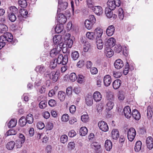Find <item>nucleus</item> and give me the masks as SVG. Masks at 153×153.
<instances>
[{
  "mask_svg": "<svg viewBox=\"0 0 153 153\" xmlns=\"http://www.w3.org/2000/svg\"><path fill=\"white\" fill-rule=\"evenodd\" d=\"M115 39L111 37L107 40L105 43V45L106 46H109L110 48L112 47L115 45Z\"/></svg>",
  "mask_w": 153,
  "mask_h": 153,
  "instance_id": "nucleus-19",
  "label": "nucleus"
},
{
  "mask_svg": "<svg viewBox=\"0 0 153 153\" xmlns=\"http://www.w3.org/2000/svg\"><path fill=\"white\" fill-rule=\"evenodd\" d=\"M56 20L59 23L62 25L64 24L67 21V19L65 16L63 14L57 13Z\"/></svg>",
  "mask_w": 153,
  "mask_h": 153,
  "instance_id": "nucleus-8",
  "label": "nucleus"
},
{
  "mask_svg": "<svg viewBox=\"0 0 153 153\" xmlns=\"http://www.w3.org/2000/svg\"><path fill=\"white\" fill-rule=\"evenodd\" d=\"M64 45L63 44L61 45L60 46L61 50L62 49L63 52L64 53H65V55H67L68 56L70 53V50L67 47L64 46Z\"/></svg>",
  "mask_w": 153,
  "mask_h": 153,
  "instance_id": "nucleus-37",
  "label": "nucleus"
},
{
  "mask_svg": "<svg viewBox=\"0 0 153 153\" xmlns=\"http://www.w3.org/2000/svg\"><path fill=\"white\" fill-rule=\"evenodd\" d=\"M55 31L57 33L62 32L63 30V26L61 25H57L55 28Z\"/></svg>",
  "mask_w": 153,
  "mask_h": 153,
  "instance_id": "nucleus-45",
  "label": "nucleus"
},
{
  "mask_svg": "<svg viewBox=\"0 0 153 153\" xmlns=\"http://www.w3.org/2000/svg\"><path fill=\"white\" fill-rule=\"evenodd\" d=\"M104 53L106 56L108 57H111L114 53L113 50L110 47H108L105 48Z\"/></svg>",
  "mask_w": 153,
  "mask_h": 153,
  "instance_id": "nucleus-16",
  "label": "nucleus"
},
{
  "mask_svg": "<svg viewBox=\"0 0 153 153\" xmlns=\"http://www.w3.org/2000/svg\"><path fill=\"white\" fill-rule=\"evenodd\" d=\"M68 147L69 150H72L75 147V143L74 142H69L68 145Z\"/></svg>",
  "mask_w": 153,
  "mask_h": 153,
  "instance_id": "nucleus-63",
  "label": "nucleus"
},
{
  "mask_svg": "<svg viewBox=\"0 0 153 153\" xmlns=\"http://www.w3.org/2000/svg\"><path fill=\"white\" fill-rule=\"evenodd\" d=\"M48 75H49V79L53 82H56L58 79L59 74V73L55 71L51 72Z\"/></svg>",
  "mask_w": 153,
  "mask_h": 153,
  "instance_id": "nucleus-7",
  "label": "nucleus"
},
{
  "mask_svg": "<svg viewBox=\"0 0 153 153\" xmlns=\"http://www.w3.org/2000/svg\"><path fill=\"white\" fill-rule=\"evenodd\" d=\"M68 56L67 55H65L63 56L62 54L59 55L56 59V62L58 64H62L63 65H66L68 61Z\"/></svg>",
  "mask_w": 153,
  "mask_h": 153,
  "instance_id": "nucleus-3",
  "label": "nucleus"
},
{
  "mask_svg": "<svg viewBox=\"0 0 153 153\" xmlns=\"http://www.w3.org/2000/svg\"><path fill=\"white\" fill-rule=\"evenodd\" d=\"M65 96L66 94L65 92L62 91L59 92L58 94V97L60 101H63L65 99Z\"/></svg>",
  "mask_w": 153,
  "mask_h": 153,
  "instance_id": "nucleus-26",
  "label": "nucleus"
},
{
  "mask_svg": "<svg viewBox=\"0 0 153 153\" xmlns=\"http://www.w3.org/2000/svg\"><path fill=\"white\" fill-rule=\"evenodd\" d=\"M17 123V120L15 119H12L8 123V126L9 128L14 127L16 126Z\"/></svg>",
  "mask_w": 153,
  "mask_h": 153,
  "instance_id": "nucleus-36",
  "label": "nucleus"
},
{
  "mask_svg": "<svg viewBox=\"0 0 153 153\" xmlns=\"http://www.w3.org/2000/svg\"><path fill=\"white\" fill-rule=\"evenodd\" d=\"M113 10L111 9L108 8V7H106L105 9V13L106 16L109 18H111L113 15V13L112 10Z\"/></svg>",
  "mask_w": 153,
  "mask_h": 153,
  "instance_id": "nucleus-27",
  "label": "nucleus"
},
{
  "mask_svg": "<svg viewBox=\"0 0 153 153\" xmlns=\"http://www.w3.org/2000/svg\"><path fill=\"white\" fill-rule=\"evenodd\" d=\"M8 30L7 26L3 24H0V33H6Z\"/></svg>",
  "mask_w": 153,
  "mask_h": 153,
  "instance_id": "nucleus-32",
  "label": "nucleus"
},
{
  "mask_svg": "<svg viewBox=\"0 0 153 153\" xmlns=\"http://www.w3.org/2000/svg\"><path fill=\"white\" fill-rule=\"evenodd\" d=\"M15 14L13 13H10L8 14V16L9 19L11 22H14L16 20V17Z\"/></svg>",
  "mask_w": 153,
  "mask_h": 153,
  "instance_id": "nucleus-39",
  "label": "nucleus"
},
{
  "mask_svg": "<svg viewBox=\"0 0 153 153\" xmlns=\"http://www.w3.org/2000/svg\"><path fill=\"white\" fill-rule=\"evenodd\" d=\"M119 136V134L118 130L117 129L113 130L111 133V137L114 140H116Z\"/></svg>",
  "mask_w": 153,
  "mask_h": 153,
  "instance_id": "nucleus-28",
  "label": "nucleus"
},
{
  "mask_svg": "<svg viewBox=\"0 0 153 153\" xmlns=\"http://www.w3.org/2000/svg\"><path fill=\"white\" fill-rule=\"evenodd\" d=\"M19 13L24 18H26L28 17V12L25 9H21L19 11Z\"/></svg>",
  "mask_w": 153,
  "mask_h": 153,
  "instance_id": "nucleus-42",
  "label": "nucleus"
},
{
  "mask_svg": "<svg viewBox=\"0 0 153 153\" xmlns=\"http://www.w3.org/2000/svg\"><path fill=\"white\" fill-rule=\"evenodd\" d=\"M68 138V136L64 134L62 135L60 138L61 142L63 143H65L67 142Z\"/></svg>",
  "mask_w": 153,
  "mask_h": 153,
  "instance_id": "nucleus-50",
  "label": "nucleus"
},
{
  "mask_svg": "<svg viewBox=\"0 0 153 153\" xmlns=\"http://www.w3.org/2000/svg\"><path fill=\"white\" fill-rule=\"evenodd\" d=\"M20 125L21 126L23 127L25 126L27 123L25 118L24 116H22L19 120Z\"/></svg>",
  "mask_w": 153,
  "mask_h": 153,
  "instance_id": "nucleus-41",
  "label": "nucleus"
},
{
  "mask_svg": "<svg viewBox=\"0 0 153 153\" xmlns=\"http://www.w3.org/2000/svg\"><path fill=\"white\" fill-rule=\"evenodd\" d=\"M62 36L60 35H56L53 38V41L54 44L57 45V48L60 47L61 45L63 44L62 41Z\"/></svg>",
  "mask_w": 153,
  "mask_h": 153,
  "instance_id": "nucleus-6",
  "label": "nucleus"
},
{
  "mask_svg": "<svg viewBox=\"0 0 153 153\" xmlns=\"http://www.w3.org/2000/svg\"><path fill=\"white\" fill-rule=\"evenodd\" d=\"M0 40L1 41H4L7 43V42H11V44L15 45L16 42V40H13V36L12 34L9 32H6L0 36Z\"/></svg>",
  "mask_w": 153,
  "mask_h": 153,
  "instance_id": "nucleus-1",
  "label": "nucleus"
},
{
  "mask_svg": "<svg viewBox=\"0 0 153 153\" xmlns=\"http://www.w3.org/2000/svg\"><path fill=\"white\" fill-rule=\"evenodd\" d=\"M15 145V143L13 141H11L7 143L6 147L8 149L11 150L14 148Z\"/></svg>",
  "mask_w": 153,
  "mask_h": 153,
  "instance_id": "nucleus-38",
  "label": "nucleus"
},
{
  "mask_svg": "<svg viewBox=\"0 0 153 153\" xmlns=\"http://www.w3.org/2000/svg\"><path fill=\"white\" fill-rule=\"evenodd\" d=\"M91 146L93 149L95 150H97L100 148V146L99 145L98 143L96 142H94L92 143L91 145Z\"/></svg>",
  "mask_w": 153,
  "mask_h": 153,
  "instance_id": "nucleus-52",
  "label": "nucleus"
},
{
  "mask_svg": "<svg viewBox=\"0 0 153 153\" xmlns=\"http://www.w3.org/2000/svg\"><path fill=\"white\" fill-rule=\"evenodd\" d=\"M77 77L75 73H71L70 75L69 79L72 82H74L77 79Z\"/></svg>",
  "mask_w": 153,
  "mask_h": 153,
  "instance_id": "nucleus-55",
  "label": "nucleus"
},
{
  "mask_svg": "<svg viewBox=\"0 0 153 153\" xmlns=\"http://www.w3.org/2000/svg\"><path fill=\"white\" fill-rule=\"evenodd\" d=\"M114 95L111 92L108 93L106 96L107 102H114Z\"/></svg>",
  "mask_w": 153,
  "mask_h": 153,
  "instance_id": "nucleus-34",
  "label": "nucleus"
},
{
  "mask_svg": "<svg viewBox=\"0 0 153 153\" xmlns=\"http://www.w3.org/2000/svg\"><path fill=\"white\" fill-rule=\"evenodd\" d=\"M123 112L125 116L127 119L130 118L131 117L132 114L129 106H126L124 109Z\"/></svg>",
  "mask_w": 153,
  "mask_h": 153,
  "instance_id": "nucleus-11",
  "label": "nucleus"
},
{
  "mask_svg": "<svg viewBox=\"0 0 153 153\" xmlns=\"http://www.w3.org/2000/svg\"><path fill=\"white\" fill-rule=\"evenodd\" d=\"M35 70L37 72L42 74L45 72L44 75H46V76H47V75H49L50 73V71H47L46 68L43 65L37 66Z\"/></svg>",
  "mask_w": 153,
  "mask_h": 153,
  "instance_id": "nucleus-5",
  "label": "nucleus"
},
{
  "mask_svg": "<svg viewBox=\"0 0 153 153\" xmlns=\"http://www.w3.org/2000/svg\"><path fill=\"white\" fill-rule=\"evenodd\" d=\"M72 93V88L69 87L66 89V94L69 96L71 95Z\"/></svg>",
  "mask_w": 153,
  "mask_h": 153,
  "instance_id": "nucleus-62",
  "label": "nucleus"
},
{
  "mask_svg": "<svg viewBox=\"0 0 153 153\" xmlns=\"http://www.w3.org/2000/svg\"><path fill=\"white\" fill-rule=\"evenodd\" d=\"M85 103L89 106H91L93 104V97L92 95H88L85 97Z\"/></svg>",
  "mask_w": 153,
  "mask_h": 153,
  "instance_id": "nucleus-18",
  "label": "nucleus"
},
{
  "mask_svg": "<svg viewBox=\"0 0 153 153\" xmlns=\"http://www.w3.org/2000/svg\"><path fill=\"white\" fill-rule=\"evenodd\" d=\"M16 133V132L14 129H11L8 131L6 133L5 135L7 137L9 135H15Z\"/></svg>",
  "mask_w": 153,
  "mask_h": 153,
  "instance_id": "nucleus-58",
  "label": "nucleus"
},
{
  "mask_svg": "<svg viewBox=\"0 0 153 153\" xmlns=\"http://www.w3.org/2000/svg\"><path fill=\"white\" fill-rule=\"evenodd\" d=\"M10 13H13L14 14H16L18 13V10L17 8L14 6H12L10 7Z\"/></svg>",
  "mask_w": 153,
  "mask_h": 153,
  "instance_id": "nucleus-57",
  "label": "nucleus"
},
{
  "mask_svg": "<svg viewBox=\"0 0 153 153\" xmlns=\"http://www.w3.org/2000/svg\"><path fill=\"white\" fill-rule=\"evenodd\" d=\"M114 106V103L112 102H107L106 105V108L108 111L111 110Z\"/></svg>",
  "mask_w": 153,
  "mask_h": 153,
  "instance_id": "nucleus-43",
  "label": "nucleus"
},
{
  "mask_svg": "<svg viewBox=\"0 0 153 153\" xmlns=\"http://www.w3.org/2000/svg\"><path fill=\"white\" fill-rule=\"evenodd\" d=\"M71 56L73 59L75 60L79 57V54L77 51H75L72 53Z\"/></svg>",
  "mask_w": 153,
  "mask_h": 153,
  "instance_id": "nucleus-48",
  "label": "nucleus"
},
{
  "mask_svg": "<svg viewBox=\"0 0 153 153\" xmlns=\"http://www.w3.org/2000/svg\"><path fill=\"white\" fill-rule=\"evenodd\" d=\"M26 122L29 124H32L33 121V117L32 114H28L25 118Z\"/></svg>",
  "mask_w": 153,
  "mask_h": 153,
  "instance_id": "nucleus-29",
  "label": "nucleus"
},
{
  "mask_svg": "<svg viewBox=\"0 0 153 153\" xmlns=\"http://www.w3.org/2000/svg\"><path fill=\"white\" fill-rule=\"evenodd\" d=\"M121 84V81L119 79L114 80L112 83L113 88L115 89H118L120 86Z\"/></svg>",
  "mask_w": 153,
  "mask_h": 153,
  "instance_id": "nucleus-23",
  "label": "nucleus"
},
{
  "mask_svg": "<svg viewBox=\"0 0 153 153\" xmlns=\"http://www.w3.org/2000/svg\"><path fill=\"white\" fill-rule=\"evenodd\" d=\"M118 98L119 100H123L125 98L124 92L121 91H119L117 95Z\"/></svg>",
  "mask_w": 153,
  "mask_h": 153,
  "instance_id": "nucleus-47",
  "label": "nucleus"
},
{
  "mask_svg": "<svg viewBox=\"0 0 153 153\" xmlns=\"http://www.w3.org/2000/svg\"><path fill=\"white\" fill-rule=\"evenodd\" d=\"M44 123L41 122H39L36 124V126L37 128L39 129H42L45 127Z\"/></svg>",
  "mask_w": 153,
  "mask_h": 153,
  "instance_id": "nucleus-61",
  "label": "nucleus"
},
{
  "mask_svg": "<svg viewBox=\"0 0 153 153\" xmlns=\"http://www.w3.org/2000/svg\"><path fill=\"white\" fill-rule=\"evenodd\" d=\"M87 6L90 9L93 8L95 5L93 0H86Z\"/></svg>",
  "mask_w": 153,
  "mask_h": 153,
  "instance_id": "nucleus-30",
  "label": "nucleus"
},
{
  "mask_svg": "<svg viewBox=\"0 0 153 153\" xmlns=\"http://www.w3.org/2000/svg\"><path fill=\"white\" fill-rule=\"evenodd\" d=\"M77 78V81L79 83H83L85 81V77L82 75H78Z\"/></svg>",
  "mask_w": 153,
  "mask_h": 153,
  "instance_id": "nucleus-46",
  "label": "nucleus"
},
{
  "mask_svg": "<svg viewBox=\"0 0 153 153\" xmlns=\"http://www.w3.org/2000/svg\"><path fill=\"white\" fill-rule=\"evenodd\" d=\"M103 30L99 27L96 28L94 30V36L96 37V39H101L103 33Z\"/></svg>",
  "mask_w": 153,
  "mask_h": 153,
  "instance_id": "nucleus-10",
  "label": "nucleus"
},
{
  "mask_svg": "<svg viewBox=\"0 0 153 153\" xmlns=\"http://www.w3.org/2000/svg\"><path fill=\"white\" fill-rule=\"evenodd\" d=\"M111 82V78L110 75H107L104 76L103 78V82L105 86L106 87L109 86Z\"/></svg>",
  "mask_w": 153,
  "mask_h": 153,
  "instance_id": "nucleus-13",
  "label": "nucleus"
},
{
  "mask_svg": "<svg viewBox=\"0 0 153 153\" xmlns=\"http://www.w3.org/2000/svg\"><path fill=\"white\" fill-rule=\"evenodd\" d=\"M132 114L133 117L136 120H138L140 118V113L136 109L133 110Z\"/></svg>",
  "mask_w": 153,
  "mask_h": 153,
  "instance_id": "nucleus-20",
  "label": "nucleus"
},
{
  "mask_svg": "<svg viewBox=\"0 0 153 153\" xmlns=\"http://www.w3.org/2000/svg\"><path fill=\"white\" fill-rule=\"evenodd\" d=\"M114 51L117 53H119L122 50V47L121 45L118 44L115 46L114 48Z\"/></svg>",
  "mask_w": 153,
  "mask_h": 153,
  "instance_id": "nucleus-56",
  "label": "nucleus"
},
{
  "mask_svg": "<svg viewBox=\"0 0 153 153\" xmlns=\"http://www.w3.org/2000/svg\"><path fill=\"white\" fill-rule=\"evenodd\" d=\"M98 126L100 129L104 132L107 131L108 130V126L106 123L103 121L99 122Z\"/></svg>",
  "mask_w": 153,
  "mask_h": 153,
  "instance_id": "nucleus-9",
  "label": "nucleus"
},
{
  "mask_svg": "<svg viewBox=\"0 0 153 153\" xmlns=\"http://www.w3.org/2000/svg\"><path fill=\"white\" fill-rule=\"evenodd\" d=\"M146 144L147 148L151 150L153 148V139L151 137H149L146 139Z\"/></svg>",
  "mask_w": 153,
  "mask_h": 153,
  "instance_id": "nucleus-15",
  "label": "nucleus"
},
{
  "mask_svg": "<svg viewBox=\"0 0 153 153\" xmlns=\"http://www.w3.org/2000/svg\"><path fill=\"white\" fill-rule=\"evenodd\" d=\"M127 137L129 141L132 142L135 138L136 134V131L134 128H131L127 131Z\"/></svg>",
  "mask_w": 153,
  "mask_h": 153,
  "instance_id": "nucleus-4",
  "label": "nucleus"
},
{
  "mask_svg": "<svg viewBox=\"0 0 153 153\" xmlns=\"http://www.w3.org/2000/svg\"><path fill=\"white\" fill-rule=\"evenodd\" d=\"M90 47V45L89 42H86L83 48V51L85 52H87Z\"/></svg>",
  "mask_w": 153,
  "mask_h": 153,
  "instance_id": "nucleus-60",
  "label": "nucleus"
},
{
  "mask_svg": "<svg viewBox=\"0 0 153 153\" xmlns=\"http://www.w3.org/2000/svg\"><path fill=\"white\" fill-rule=\"evenodd\" d=\"M118 17L120 20H123L124 18V13L123 9L120 8L118 10Z\"/></svg>",
  "mask_w": 153,
  "mask_h": 153,
  "instance_id": "nucleus-44",
  "label": "nucleus"
},
{
  "mask_svg": "<svg viewBox=\"0 0 153 153\" xmlns=\"http://www.w3.org/2000/svg\"><path fill=\"white\" fill-rule=\"evenodd\" d=\"M47 102L45 100L42 101L39 104V106L41 108H44L47 106Z\"/></svg>",
  "mask_w": 153,
  "mask_h": 153,
  "instance_id": "nucleus-53",
  "label": "nucleus"
},
{
  "mask_svg": "<svg viewBox=\"0 0 153 153\" xmlns=\"http://www.w3.org/2000/svg\"><path fill=\"white\" fill-rule=\"evenodd\" d=\"M82 121L85 123L88 122L89 120V117L87 114H83L81 116Z\"/></svg>",
  "mask_w": 153,
  "mask_h": 153,
  "instance_id": "nucleus-54",
  "label": "nucleus"
},
{
  "mask_svg": "<svg viewBox=\"0 0 153 153\" xmlns=\"http://www.w3.org/2000/svg\"><path fill=\"white\" fill-rule=\"evenodd\" d=\"M115 27L113 25L109 26L107 29L106 33L108 36H112L114 32Z\"/></svg>",
  "mask_w": 153,
  "mask_h": 153,
  "instance_id": "nucleus-17",
  "label": "nucleus"
},
{
  "mask_svg": "<svg viewBox=\"0 0 153 153\" xmlns=\"http://www.w3.org/2000/svg\"><path fill=\"white\" fill-rule=\"evenodd\" d=\"M88 133V129L85 127H81L79 130V134L82 136H85Z\"/></svg>",
  "mask_w": 153,
  "mask_h": 153,
  "instance_id": "nucleus-35",
  "label": "nucleus"
},
{
  "mask_svg": "<svg viewBox=\"0 0 153 153\" xmlns=\"http://www.w3.org/2000/svg\"><path fill=\"white\" fill-rule=\"evenodd\" d=\"M105 146L106 150L110 151L112 147L111 141L108 140H106L105 143Z\"/></svg>",
  "mask_w": 153,
  "mask_h": 153,
  "instance_id": "nucleus-24",
  "label": "nucleus"
},
{
  "mask_svg": "<svg viewBox=\"0 0 153 153\" xmlns=\"http://www.w3.org/2000/svg\"><path fill=\"white\" fill-rule=\"evenodd\" d=\"M58 63L56 62V58L54 59L50 63V67L53 69H54L57 65Z\"/></svg>",
  "mask_w": 153,
  "mask_h": 153,
  "instance_id": "nucleus-51",
  "label": "nucleus"
},
{
  "mask_svg": "<svg viewBox=\"0 0 153 153\" xmlns=\"http://www.w3.org/2000/svg\"><path fill=\"white\" fill-rule=\"evenodd\" d=\"M142 143L140 141H138L136 143L134 149L136 152H139L141 149L142 146Z\"/></svg>",
  "mask_w": 153,
  "mask_h": 153,
  "instance_id": "nucleus-31",
  "label": "nucleus"
},
{
  "mask_svg": "<svg viewBox=\"0 0 153 153\" xmlns=\"http://www.w3.org/2000/svg\"><path fill=\"white\" fill-rule=\"evenodd\" d=\"M69 117L67 114H63L61 118L62 121L65 122L68 121L69 120Z\"/></svg>",
  "mask_w": 153,
  "mask_h": 153,
  "instance_id": "nucleus-59",
  "label": "nucleus"
},
{
  "mask_svg": "<svg viewBox=\"0 0 153 153\" xmlns=\"http://www.w3.org/2000/svg\"><path fill=\"white\" fill-rule=\"evenodd\" d=\"M61 51V48L59 47V49L56 48H53L51 51L50 52V55L52 57H54L58 54L59 53V52Z\"/></svg>",
  "mask_w": 153,
  "mask_h": 153,
  "instance_id": "nucleus-22",
  "label": "nucleus"
},
{
  "mask_svg": "<svg viewBox=\"0 0 153 153\" xmlns=\"http://www.w3.org/2000/svg\"><path fill=\"white\" fill-rule=\"evenodd\" d=\"M93 98L95 101L99 102L101 100L102 95L99 92L97 91L94 93Z\"/></svg>",
  "mask_w": 153,
  "mask_h": 153,
  "instance_id": "nucleus-21",
  "label": "nucleus"
},
{
  "mask_svg": "<svg viewBox=\"0 0 153 153\" xmlns=\"http://www.w3.org/2000/svg\"><path fill=\"white\" fill-rule=\"evenodd\" d=\"M114 65L116 68L119 69L123 67L124 64L122 60L119 59L115 61L114 63Z\"/></svg>",
  "mask_w": 153,
  "mask_h": 153,
  "instance_id": "nucleus-14",
  "label": "nucleus"
},
{
  "mask_svg": "<svg viewBox=\"0 0 153 153\" xmlns=\"http://www.w3.org/2000/svg\"><path fill=\"white\" fill-rule=\"evenodd\" d=\"M94 24L89 21L88 20H86L85 22V25L86 27L88 30L91 29Z\"/></svg>",
  "mask_w": 153,
  "mask_h": 153,
  "instance_id": "nucleus-40",
  "label": "nucleus"
},
{
  "mask_svg": "<svg viewBox=\"0 0 153 153\" xmlns=\"http://www.w3.org/2000/svg\"><path fill=\"white\" fill-rule=\"evenodd\" d=\"M147 114L148 118L149 119L151 118L152 114L153 111L152 108L150 106H149L147 109Z\"/></svg>",
  "mask_w": 153,
  "mask_h": 153,
  "instance_id": "nucleus-33",
  "label": "nucleus"
},
{
  "mask_svg": "<svg viewBox=\"0 0 153 153\" xmlns=\"http://www.w3.org/2000/svg\"><path fill=\"white\" fill-rule=\"evenodd\" d=\"M97 15L100 16L103 13L102 7L100 6H94L93 8L91 9Z\"/></svg>",
  "mask_w": 153,
  "mask_h": 153,
  "instance_id": "nucleus-12",
  "label": "nucleus"
},
{
  "mask_svg": "<svg viewBox=\"0 0 153 153\" xmlns=\"http://www.w3.org/2000/svg\"><path fill=\"white\" fill-rule=\"evenodd\" d=\"M120 0H108L107 2L108 8L113 10L115 9L116 6H120Z\"/></svg>",
  "mask_w": 153,
  "mask_h": 153,
  "instance_id": "nucleus-2",
  "label": "nucleus"
},
{
  "mask_svg": "<svg viewBox=\"0 0 153 153\" xmlns=\"http://www.w3.org/2000/svg\"><path fill=\"white\" fill-rule=\"evenodd\" d=\"M96 44L97 45V48L100 50L102 49L103 46V41L101 39H96Z\"/></svg>",
  "mask_w": 153,
  "mask_h": 153,
  "instance_id": "nucleus-25",
  "label": "nucleus"
},
{
  "mask_svg": "<svg viewBox=\"0 0 153 153\" xmlns=\"http://www.w3.org/2000/svg\"><path fill=\"white\" fill-rule=\"evenodd\" d=\"M81 88L79 86H76L74 87L73 89L74 91L76 94H78L81 92Z\"/></svg>",
  "mask_w": 153,
  "mask_h": 153,
  "instance_id": "nucleus-64",
  "label": "nucleus"
},
{
  "mask_svg": "<svg viewBox=\"0 0 153 153\" xmlns=\"http://www.w3.org/2000/svg\"><path fill=\"white\" fill-rule=\"evenodd\" d=\"M86 36L87 38L90 40H93L94 38V33L88 32L86 33Z\"/></svg>",
  "mask_w": 153,
  "mask_h": 153,
  "instance_id": "nucleus-49",
  "label": "nucleus"
}]
</instances>
